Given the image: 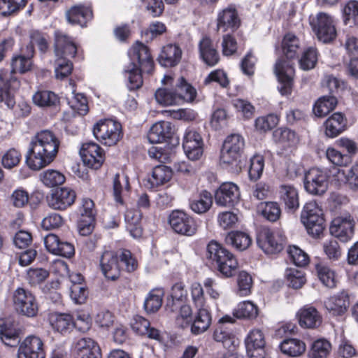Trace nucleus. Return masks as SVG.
<instances>
[{"label": "nucleus", "instance_id": "nucleus-1", "mask_svg": "<svg viewBox=\"0 0 358 358\" xmlns=\"http://www.w3.org/2000/svg\"><path fill=\"white\" fill-rule=\"evenodd\" d=\"M60 147L59 138L50 130H42L31 138L26 163L32 170H40L56 158Z\"/></svg>", "mask_w": 358, "mask_h": 358}, {"label": "nucleus", "instance_id": "nucleus-2", "mask_svg": "<svg viewBox=\"0 0 358 358\" xmlns=\"http://www.w3.org/2000/svg\"><path fill=\"white\" fill-rule=\"evenodd\" d=\"M27 50V56H14L11 60V71L5 69L0 70V102H4L8 108H13L15 104L12 90L19 87L20 83L13 77V73L19 72L24 73L31 70L32 62Z\"/></svg>", "mask_w": 358, "mask_h": 358}, {"label": "nucleus", "instance_id": "nucleus-3", "mask_svg": "<svg viewBox=\"0 0 358 358\" xmlns=\"http://www.w3.org/2000/svg\"><path fill=\"white\" fill-rule=\"evenodd\" d=\"M131 63L126 68L128 73L127 87L129 90H135L143 85L141 72L150 73L153 69V60L148 48L141 43H136L129 50Z\"/></svg>", "mask_w": 358, "mask_h": 358}, {"label": "nucleus", "instance_id": "nucleus-4", "mask_svg": "<svg viewBox=\"0 0 358 358\" xmlns=\"http://www.w3.org/2000/svg\"><path fill=\"white\" fill-rule=\"evenodd\" d=\"M206 257L215 262L217 270L226 278L233 276L238 267L234 255L216 241H210L206 248Z\"/></svg>", "mask_w": 358, "mask_h": 358}, {"label": "nucleus", "instance_id": "nucleus-5", "mask_svg": "<svg viewBox=\"0 0 358 358\" xmlns=\"http://www.w3.org/2000/svg\"><path fill=\"white\" fill-rule=\"evenodd\" d=\"M310 25L319 41L327 43L336 38V29L333 16L325 12H318L309 17Z\"/></svg>", "mask_w": 358, "mask_h": 358}, {"label": "nucleus", "instance_id": "nucleus-6", "mask_svg": "<svg viewBox=\"0 0 358 358\" xmlns=\"http://www.w3.org/2000/svg\"><path fill=\"white\" fill-rule=\"evenodd\" d=\"M301 222L308 233L313 237H318L324 229L322 210L315 201H310L303 206L301 215Z\"/></svg>", "mask_w": 358, "mask_h": 358}, {"label": "nucleus", "instance_id": "nucleus-7", "mask_svg": "<svg viewBox=\"0 0 358 358\" xmlns=\"http://www.w3.org/2000/svg\"><path fill=\"white\" fill-rule=\"evenodd\" d=\"M12 302L15 310L27 317H34L38 312V304L35 296L28 289L17 287L12 292Z\"/></svg>", "mask_w": 358, "mask_h": 358}, {"label": "nucleus", "instance_id": "nucleus-8", "mask_svg": "<svg viewBox=\"0 0 358 358\" xmlns=\"http://www.w3.org/2000/svg\"><path fill=\"white\" fill-rule=\"evenodd\" d=\"M93 134L102 143L111 146L120 139L122 126L120 122L111 119L100 120L94 125Z\"/></svg>", "mask_w": 358, "mask_h": 358}, {"label": "nucleus", "instance_id": "nucleus-9", "mask_svg": "<svg viewBox=\"0 0 358 358\" xmlns=\"http://www.w3.org/2000/svg\"><path fill=\"white\" fill-rule=\"evenodd\" d=\"M329 175L326 170L312 168L305 174L304 187L311 194H324L328 187Z\"/></svg>", "mask_w": 358, "mask_h": 358}, {"label": "nucleus", "instance_id": "nucleus-10", "mask_svg": "<svg viewBox=\"0 0 358 358\" xmlns=\"http://www.w3.org/2000/svg\"><path fill=\"white\" fill-rule=\"evenodd\" d=\"M285 243L283 236L269 229H263L257 236V243L266 254L273 255L281 252Z\"/></svg>", "mask_w": 358, "mask_h": 358}, {"label": "nucleus", "instance_id": "nucleus-11", "mask_svg": "<svg viewBox=\"0 0 358 358\" xmlns=\"http://www.w3.org/2000/svg\"><path fill=\"white\" fill-rule=\"evenodd\" d=\"M274 72L280 83L279 90L282 95H288L292 92L294 69L293 64L285 59L276 62Z\"/></svg>", "mask_w": 358, "mask_h": 358}, {"label": "nucleus", "instance_id": "nucleus-12", "mask_svg": "<svg viewBox=\"0 0 358 358\" xmlns=\"http://www.w3.org/2000/svg\"><path fill=\"white\" fill-rule=\"evenodd\" d=\"M80 155L83 163L93 169H99L105 160V154L102 148L96 143L87 142L83 144Z\"/></svg>", "mask_w": 358, "mask_h": 358}, {"label": "nucleus", "instance_id": "nucleus-13", "mask_svg": "<svg viewBox=\"0 0 358 358\" xmlns=\"http://www.w3.org/2000/svg\"><path fill=\"white\" fill-rule=\"evenodd\" d=\"M169 224L178 234L192 236L197 230L195 221L187 214L180 210L173 211L169 216Z\"/></svg>", "mask_w": 358, "mask_h": 358}, {"label": "nucleus", "instance_id": "nucleus-14", "mask_svg": "<svg viewBox=\"0 0 358 358\" xmlns=\"http://www.w3.org/2000/svg\"><path fill=\"white\" fill-rule=\"evenodd\" d=\"M17 357L45 358V352L43 342L41 338L36 336L26 337L19 346Z\"/></svg>", "mask_w": 358, "mask_h": 358}, {"label": "nucleus", "instance_id": "nucleus-15", "mask_svg": "<svg viewBox=\"0 0 358 358\" xmlns=\"http://www.w3.org/2000/svg\"><path fill=\"white\" fill-rule=\"evenodd\" d=\"M182 148L189 159H199L203 154V141L201 135L194 129H187L184 134Z\"/></svg>", "mask_w": 358, "mask_h": 358}, {"label": "nucleus", "instance_id": "nucleus-16", "mask_svg": "<svg viewBox=\"0 0 358 358\" xmlns=\"http://www.w3.org/2000/svg\"><path fill=\"white\" fill-rule=\"evenodd\" d=\"M72 352L75 358H102L99 344L88 337L77 340L73 345Z\"/></svg>", "mask_w": 358, "mask_h": 358}, {"label": "nucleus", "instance_id": "nucleus-17", "mask_svg": "<svg viewBox=\"0 0 358 358\" xmlns=\"http://www.w3.org/2000/svg\"><path fill=\"white\" fill-rule=\"evenodd\" d=\"M241 24V19L236 7L230 5L218 12L217 29L222 32L234 31Z\"/></svg>", "mask_w": 358, "mask_h": 358}, {"label": "nucleus", "instance_id": "nucleus-18", "mask_svg": "<svg viewBox=\"0 0 358 358\" xmlns=\"http://www.w3.org/2000/svg\"><path fill=\"white\" fill-rule=\"evenodd\" d=\"M240 196L239 189L235 183L224 182L215 192V203L220 206H233L239 201Z\"/></svg>", "mask_w": 358, "mask_h": 358}, {"label": "nucleus", "instance_id": "nucleus-19", "mask_svg": "<svg viewBox=\"0 0 358 358\" xmlns=\"http://www.w3.org/2000/svg\"><path fill=\"white\" fill-rule=\"evenodd\" d=\"M266 341L262 330H251L245 338L247 353L250 358H264Z\"/></svg>", "mask_w": 358, "mask_h": 358}, {"label": "nucleus", "instance_id": "nucleus-20", "mask_svg": "<svg viewBox=\"0 0 358 358\" xmlns=\"http://www.w3.org/2000/svg\"><path fill=\"white\" fill-rule=\"evenodd\" d=\"M329 231L340 241L348 242L354 234V221L350 216L337 217L332 220Z\"/></svg>", "mask_w": 358, "mask_h": 358}, {"label": "nucleus", "instance_id": "nucleus-21", "mask_svg": "<svg viewBox=\"0 0 358 358\" xmlns=\"http://www.w3.org/2000/svg\"><path fill=\"white\" fill-rule=\"evenodd\" d=\"M99 265L102 273L107 279L114 281L120 277L118 257L114 251H104L100 257Z\"/></svg>", "mask_w": 358, "mask_h": 358}, {"label": "nucleus", "instance_id": "nucleus-22", "mask_svg": "<svg viewBox=\"0 0 358 358\" xmlns=\"http://www.w3.org/2000/svg\"><path fill=\"white\" fill-rule=\"evenodd\" d=\"M162 83L164 87L157 89L155 93V98L157 103L163 106L178 104V96L173 87V78L165 76Z\"/></svg>", "mask_w": 358, "mask_h": 358}, {"label": "nucleus", "instance_id": "nucleus-23", "mask_svg": "<svg viewBox=\"0 0 358 358\" xmlns=\"http://www.w3.org/2000/svg\"><path fill=\"white\" fill-rule=\"evenodd\" d=\"M76 192L69 187H62L52 193L48 199V205L55 210H65L75 201Z\"/></svg>", "mask_w": 358, "mask_h": 358}, {"label": "nucleus", "instance_id": "nucleus-24", "mask_svg": "<svg viewBox=\"0 0 358 358\" xmlns=\"http://www.w3.org/2000/svg\"><path fill=\"white\" fill-rule=\"evenodd\" d=\"M44 244L47 250L55 255L70 258L75 253L72 244L61 241L59 237L53 234H50L44 238Z\"/></svg>", "mask_w": 358, "mask_h": 358}, {"label": "nucleus", "instance_id": "nucleus-25", "mask_svg": "<svg viewBox=\"0 0 358 358\" xmlns=\"http://www.w3.org/2000/svg\"><path fill=\"white\" fill-rule=\"evenodd\" d=\"M55 52L57 57H73L77 52L75 43L61 31L55 32Z\"/></svg>", "mask_w": 358, "mask_h": 358}, {"label": "nucleus", "instance_id": "nucleus-26", "mask_svg": "<svg viewBox=\"0 0 358 358\" xmlns=\"http://www.w3.org/2000/svg\"><path fill=\"white\" fill-rule=\"evenodd\" d=\"M66 17L69 23L84 27L87 22L92 18V10L89 6L76 5L66 10Z\"/></svg>", "mask_w": 358, "mask_h": 358}, {"label": "nucleus", "instance_id": "nucleus-27", "mask_svg": "<svg viewBox=\"0 0 358 358\" xmlns=\"http://www.w3.org/2000/svg\"><path fill=\"white\" fill-rule=\"evenodd\" d=\"M324 127L325 135L329 138H335L345 130L347 120L343 113H334L326 120Z\"/></svg>", "mask_w": 358, "mask_h": 358}, {"label": "nucleus", "instance_id": "nucleus-28", "mask_svg": "<svg viewBox=\"0 0 358 358\" xmlns=\"http://www.w3.org/2000/svg\"><path fill=\"white\" fill-rule=\"evenodd\" d=\"M172 134L171 124L166 121H160L151 127L148 138L151 143H162L171 138Z\"/></svg>", "mask_w": 358, "mask_h": 358}, {"label": "nucleus", "instance_id": "nucleus-29", "mask_svg": "<svg viewBox=\"0 0 358 358\" xmlns=\"http://www.w3.org/2000/svg\"><path fill=\"white\" fill-rule=\"evenodd\" d=\"M182 50L176 44H167L164 45L159 55V64L165 67L176 66L181 60Z\"/></svg>", "mask_w": 358, "mask_h": 358}, {"label": "nucleus", "instance_id": "nucleus-30", "mask_svg": "<svg viewBox=\"0 0 358 358\" xmlns=\"http://www.w3.org/2000/svg\"><path fill=\"white\" fill-rule=\"evenodd\" d=\"M94 204L92 200L90 199H83L82 204V217L87 218V220H81L78 222V230L79 233L82 236H87L92 231L93 229V218L94 216Z\"/></svg>", "mask_w": 358, "mask_h": 358}, {"label": "nucleus", "instance_id": "nucleus-31", "mask_svg": "<svg viewBox=\"0 0 358 358\" xmlns=\"http://www.w3.org/2000/svg\"><path fill=\"white\" fill-rule=\"evenodd\" d=\"M349 305V296L344 292L331 296L324 301L327 310L334 315H341L345 313Z\"/></svg>", "mask_w": 358, "mask_h": 358}, {"label": "nucleus", "instance_id": "nucleus-32", "mask_svg": "<svg viewBox=\"0 0 358 358\" xmlns=\"http://www.w3.org/2000/svg\"><path fill=\"white\" fill-rule=\"evenodd\" d=\"M279 197L286 208L295 211L299 207V194L296 189L291 185L283 184L279 187Z\"/></svg>", "mask_w": 358, "mask_h": 358}, {"label": "nucleus", "instance_id": "nucleus-33", "mask_svg": "<svg viewBox=\"0 0 358 358\" xmlns=\"http://www.w3.org/2000/svg\"><path fill=\"white\" fill-rule=\"evenodd\" d=\"M187 297V292L185 285L176 282L171 287L170 298H168L165 308L166 312H175L179 308V304Z\"/></svg>", "mask_w": 358, "mask_h": 358}, {"label": "nucleus", "instance_id": "nucleus-34", "mask_svg": "<svg viewBox=\"0 0 358 358\" xmlns=\"http://www.w3.org/2000/svg\"><path fill=\"white\" fill-rule=\"evenodd\" d=\"M299 322L301 327L315 328L322 322V317L315 308L306 306L298 312Z\"/></svg>", "mask_w": 358, "mask_h": 358}, {"label": "nucleus", "instance_id": "nucleus-35", "mask_svg": "<svg viewBox=\"0 0 358 358\" xmlns=\"http://www.w3.org/2000/svg\"><path fill=\"white\" fill-rule=\"evenodd\" d=\"M199 52L202 59L208 66H213L218 63L219 54L209 38L205 37L200 41Z\"/></svg>", "mask_w": 358, "mask_h": 358}, {"label": "nucleus", "instance_id": "nucleus-36", "mask_svg": "<svg viewBox=\"0 0 358 358\" xmlns=\"http://www.w3.org/2000/svg\"><path fill=\"white\" fill-rule=\"evenodd\" d=\"M142 214L139 210L129 209L125 213L124 220L127 224V229L131 236L135 238L142 236L143 230L141 227Z\"/></svg>", "mask_w": 358, "mask_h": 358}, {"label": "nucleus", "instance_id": "nucleus-37", "mask_svg": "<svg viewBox=\"0 0 358 358\" xmlns=\"http://www.w3.org/2000/svg\"><path fill=\"white\" fill-rule=\"evenodd\" d=\"M173 87L178 97V103L181 101L187 102L192 101L196 96V90L194 88L187 83L184 78L180 77L175 80L173 78Z\"/></svg>", "mask_w": 358, "mask_h": 358}, {"label": "nucleus", "instance_id": "nucleus-38", "mask_svg": "<svg viewBox=\"0 0 358 358\" xmlns=\"http://www.w3.org/2000/svg\"><path fill=\"white\" fill-rule=\"evenodd\" d=\"M225 243L238 250L243 251L248 248L251 245L252 238L247 233L233 231L229 232L226 236Z\"/></svg>", "mask_w": 358, "mask_h": 358}, {"label": "nucleus", "instance_id": "nucleus-39", "mask_svg": "<svg viewBox=\"0 0 358 358\" xmlns=\"http://www.w3.org/2000/svg\"><path fill=\"white\" fill-rule=\"evenodd\" d=\"M52 328L62 334L69 332L73 327V317L65 313H52L49 317Z\"/></svg>", "mask_w": 358, "mask_h": 358}, {"label": "nucleus", "instance_id": "nucleus-40", "mask_svg": "<svg viewBox=\"0 0 358 358\" xmlns=\"http://www.w3.org/2000/svg\"><path fill=\"white\" fill-rule=\"evenodd\" d=\"M211 323V317L206 308L198 309V313L193 322L191 324V331L198 335L206 331Z\"/></svg>", "mask_w": 358, "mask_h": 358}, {"label": "nucleus", "instance_id": "nucleus-41", "mask_svg": "<svg viewBox=\"0 0 358 358\" xmlns=\"http://www.w3.org/2000/svg\"><path fill=\"white\" fill-rule=\"evenodd\" d=\"M273 135L274 141L284 149L294 146L298 142L295 132L289 129H277Z\"/></svg>", "mask_w": 358, "mask_h": 358}, {"label": "nucleus", "instance_id": "nucleus-42", "mask_svg": "<svg viewBox=\"0 0 358 358\" xmlns=\"http://www.w3.org/2000/svg\"><path fill=\"white\" fill-rule=\"evenodd\" d=\"M213 338L216 342H220L225 348L232 351L236 346L237 340L231 331L224 325H217L214 333Z\"/></svg>", "mask_w": 358, "mask_h": 358}, {"label": "nucleus", "instance_id": "nucleus-43", "mask_svg": "<svg viewBox=\"0 0 358 358\" xmlns=\"http://www.w3.org/2000/svg\"><path fill=\"white\" fill-rule=\"evenodd\" d=\"M164 292L162 289H154L146 296L144 301V308L148 313L157 312L162 305Z\"/></svg>", "mask_w": 358, "mask_h": 358}, {"label": "nucleus", "instance_id": "nucleus-44", "mask_svg": "<svg viewBox=\"0 0 358 358\" xmlns=\"http://www.w3.org/2000/svg\"><path fill=\"white\" fill-rule=\"evenodd\" d=\"M282 353L290 357H297L302 355L306 350V344L296 338L284 340L280 345Z\"/></svg>", "mask_w": 358, "mask_h": 358}, {"label": "nucleus", "instance_id": "nucleus-45", "mask_svg": "<svg viewBox=\"0 0 358 358\" xmlns=\"http://www.w3.org/2000/svg\"><path fill=\"white\" fill-rule=\"evenodd\" d=\"M337 104V99L334 96H325L320 98L315 103L313 112L317 117H322L333 110Z\"/></svg>", "mask_w": 358, "mask_h": 358}, {"label": "nucleus", "instance_id": "nucleus-46", "mask_svg": "<svg viewBox=\"0 0 358 358\" xmlns=\"http://www.w3.org/2000/svg\"><path fill=\"white\" fill-rule=\"evenodd\" d=\"M234 316L237 318L255 319L259 314L258 307L252 301L240 303L234 310Z\"/></svg>", "mask_w": 358, "mask_h": 358}, {"label": "nucleus", "instance_id": "nucleus-47", "mask_svg": "<svg viewBox=\"0 0 358 358\" xmlns=\"http://www.w3.org/2000/svg\"><path fill=\"white\" fill-rule=\"evenodd\" d=\"M343 20L345 25L358 27V1H349L343 10Z\"/></svg>", "mask_w": 358, "mask_h": 358}, {"label": "nucleus", "instance_id": "nucleus-48", "mask_svg": "<svg viewBox=\"0 0 358 358\" xmlns=\"http://www.w3.org/2000/svg\"><path fill=\"white\" fill-rule=\"evenodd\" d=\"M34 104L40 107H50L55 106L59 102V98L52 91L41 90L36 92L32 97Z\"/></svg>", "mask_w": 358, "mask_h": 358}, {"label": "nucleus", "instance_id": "nucleus-49", "mask_svg": "<svg viewBox=\"0 0 358 358\" xmlns=\"http://www.w3.org/2000/svg\"><path fill=\"white\" fill-rule=\"evenodd\" d=\"M213 204V198L210 192L203 191L197 199L190 203L191 209L196 213L201 214L207 212Z\"/></svg>", "mask_w": 358, "mask_h": 358}, {"label": "nucleus", "instance_id": "nucleus-50", "mask_svg": "<svg viewBox=\"0 0 358 358\" xmlns=\"http://www.w3.org/2000/svg\"><path fill=\"white\" fill-rule=\"evenodd\" d=\"M258 211L270 222L277 221L281 215V209L276 202H264L258 206Z\"/></svg>", "mask_w": 358, "mask_h": 358}, {"label": "nucleus", "instance_id": "nucleus-51", "mask_svg": "<svg viewBox=\"0 0 358 358\" xmlns=\"http://www.w3.org/2000/svg\"><path fill=\"white\" fill-rule=\"evenodd\" d=\"M241 153L232 150L229 146L222 145L220 155V162L226 167L240 168V158Z\"/></svg>", "mask_w": 358, "mask_h": 358}, {"label": "nucleus", "instance_id": "nucleus-52", "mask_svg": "<svg viewBox=\"0 0 358 358\" xmlns=\"http://www.w3.org/2000/svg\"><path fill=\"white\" fill-rule=\"evenodd\" d=\"M167 313L176 314L175 317L176 323L180 328H186L192 324V310L189 305L180 303L177 311Z\"/></svg>", "mask_w": 358, "mask_h": 358}, {"label": "nucleus", "instance_id": "nucleus-53", "mask_svg": "<svg viewBox=\"0 0 358 358\" xmlns=\"http://www.w3.org/2000/svg\"><path fill=\"white\" fill-rule=\"evenodd\" d=\"M316 271L319 279L326 287L332 288L336 286V273L329 266L324 264H317Z\"/></svg>", "mask_w": 358, "mask_h": 358}, {"label": "nucleus", "instance_id": "nucleus-54", "mask_svg": "<svg viewBox=\"0 0 358 358\" xmlns=\"http://www.w3.org/2000/svg\"><path fill=\"white\" fill-rule=\"evenodd\" d=\"M171 178V169L166 166L159 165L153 169L150 182L152 187L159 186L169 182Z\"/></svg>", "mask_w": 358, "mask_h": 358}, {"label": "nucleus", "instance_id": "nucleus-55", "mask_svg": "<svg viewBox=\"0 0 358 358\" xmlns=\"http://www.w3.org/2000/svg\"><path fill=\"white\" fill-rule=\"evenodd\" d=\"M299 48V38L294 34L289 33L285 36L282 40V50L287 58H294Z\"/></svg>", "mask_w": 358, "mask_h": 358}, {"label": "nucleus", "instance_id": "nucleus-56", "mask_svg": "<svg viewBox=\"0 0 358 358\" xmlns=\"http://www.w3.org/2000/svg\"><path fill=\"white\" fill-rule=\"evenodd\" d=\"M40 178L44 185L53 187L63 184L65 181L64 176L59 171L54 169H48L40 174Z\"/></svg>", "mask_w": 358, "mask_h": 358}, {"label": "nucleus", "instance_id": "nucleus-57", "mask_svg": "<svg viewBox=\"0 0 358 358\" xmlns=\"http://www.w3.org/2000/svg\"><path fill=\"white\" fill-rule=\"evenodd\" d=\"M27 0H0V15L10 16L22 9Z\"/></svg>", "mask_w": 358, "mask_h": 358}, {"label": "nucleus", "instance_id": "nucleus-58", "mask_svg": "<svg viewBox=\"0 0 358 358\" xmlns=\"http://www.w3.org/2000/svg\"><path fill=\"white\" fill-rule=\"evenodd\" d=\"M37 45L39 50L45 52L48 48L46 36L38 31H32L30 33V44L27 46L29 55L33 56L34 53V46Z\"/></svg>", "mask_w": 358, "mask_h": 358}, {"label": "nucleus", "instance_id": "nucleus-59", "mask_svg": "<svg viewBox=\"0 0 358 358\" xmlns=\"http://www.w3.org/2000/svg\"><path fill=\"white\" fill-rule=\"evenodd\" d=\"M70 85H72V98L69 101L70 107L76 113L80 115H85L88 111V106L86 97L83 94H75L73 90L74 85L71 82Z\"/></svg>", "mask_w": 358, "mask_h": 358}, {"label": "nucleus", "instance_id": "nucleus-60", "mask_svg": "<svg viewBox=\"0 0 358 358\" xmlns=\"http://www.w3.org/2000/svg\"><path fill=\"white\" fill-rule=\"evenodd\" d=\"M0 339L6 345L17 346L20 343L19 331L0 323Z\"/></svg>", "mask_w": 358, "mask_h": 358}, {"label": "nucleus", "instance_id": "nucleus-61", "mask_svg": "<svg viewBox=\"0 0 358 358\" xmlns=\"http://www.w3.org/2000/svg\"><path fill=\"white\" fill-rule=\"evenodd\" d=\"M331 350V343L325 339L315 341L309 352L310 358H327Z\"/></svg>", "mask_w": 358, "mask_h": 358}, {"label": "nucleus", "instance_id": "nucleus-62", "mask_svg": "<svg viewBox=\"0 0 358 358\" xmlns=\"http://www.w3.org/2000/svg\"><path fill=\"white\" fill-rule=\"evenodd\" d=\"M286 278L289 286L295 289L301 288L306 282L305 273L296 268L287 269Z\"/></svg>", "mask_w": 358, "mask_h": 358}, {"label": "nucleus", "instance_id": "nucleus-63", "mask_svg": "<svg viewBox=\"0 0 358 358\" xmlns=\"http://www.w3.org/2000/svg\"><path fill=\"white\" fill-rule=\"evenodd\" d=\"M317 62V50L313 47L305 50L299 59V65L301 69L308 71L313 69Z\"/></svg>", "mask_w": 358, "mask_h": 358}, {"label": "nucleus", "instance_id": "nucleus-64", "mask_svg": "<svg viewBox=\"0 0 358 358\" xmlns=\"http://www.w3.org/2000/svg\"><path fill=\"white\" fill-rule=\"evenodd\" d=\"M49 276V272L41 268H29L27 271L26 278L28 282L32 285H37L45 281Z\"/></svg>", "mask_w": 358, "mask_h": 358}]
</instances>
